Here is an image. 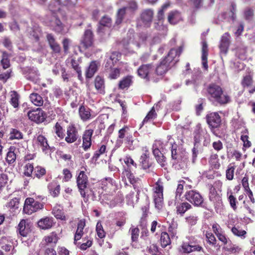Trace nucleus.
<instances>
[{"instance_id": "f704fd0d", "label": "nucleus", "mask_w": 255, "mask_h": 255, "mask_svg": "<svg viewBox=\"0 0 255 255\" xmlns=\"http://www.w3.org/2000/svg\"><path fill=\"white\" fill-rule=\"evenodd\" d=\"M85 226V222L80 220L77 226V229L74 236V243L79 240L83 235V229Z\"/></svg>"}, {"instance_id": "e2e57ef3", "label": "nucleus", "mask_w": 255, "mask_h": 255, "mask_svg": "<svg viewBox=\"0 0 255 255\" xmlns=\"http://www.w3.org/2000/svg\"><path fill=\"white\" fill-rule=\"evenodd\" d=\"M16 159V154L13 151L9 150L6 155V160L8 164L13 163Z\"/></svg>"}, {"instance_id": "9d476101", "label": "nucleus", "mask_w": 255, "mask_h": 255, "mask_svg": "<svg viewBox=\"0 0 255 255\" xmlns=\"http://www.w3.org/2000/svg\"><path fill=\"white\" fill-rule=\"evenodd\" d=\"M182 47L180 46L178 49L172 48L170 49L167 57L164 59H166L168 63L173 66L178 61V57L182 51Z\"/></svg>"}, {"instance_id": "f03ea898", "label": "nucleus", "mask_w": 255, "mask_h": 255, "mask_svg": "<svg viewBox=\"0 0 255 255\" xmlns=\"http://www.w3.org/2000/svg\"><path fill=\"white\" fill-rule=\"evenodd\" d=\"M184 196L185 199L194 206L207 208L203 196L197 191L191 190L187 191Z\"/></svg>"}, {"instance_id": "473e14b6", "label": "nucleus", "mask_w": 255, "mask_h": 255, "mask_svg": "<svg viewBox=\"0 0 255 255\" xmlns=\"http://www.w3.org/2000/svg\"><path fill=\"white\" fill-rule=\"evenodd\" d=\"M208 52V49L207 43L206 41H203L202 42V60L203 66L205 69H207L208 67L207 62Z\"/></svg>"}, {"instance_id": "c03bdc74", "label": "nucleus", "mask_w": 255, "mask_h": 255, "mask_svg": "<svg viewBox=\"0 0 255 255\" xmlns=\"http://www.w3.org/2000/svg\"><path fill=\"white\" fill-rule=\"evenodd\" d=\"M192 208L191 205L187 202H183L177 207V212L178 214L183 215L188 210Z\"/></svg>"}, {"instance_id": "052dcab7", "label": "nucleus", "mask_w": 255, "mask_h": 255, "mask_svg": "<svg viewBox=\"0 0 255 255\" xmlns=\"http://www.w3.org/2000/svg\"><path fill=\"white\" fill-rule=\"evenodd\" d=\"M22 138V133L16 129H12L10 132L9 138L11 139H21Z\"/></svg>"}, {"instance_id": "20e7f679", "label": "nucleus", "mask_w": 255, "mask_h": 255, "mask_svg": "<svg viewBox=\"0 0 255 255\" xmlns=\"http://www.w3.org/2000/svg\"><path fill=\"white\" fill-rule=\"evenodd\" d=\"M77 184L79 190L85 202L88 200L86 196V188L88 184V177L84 171H81L77 177Z\"/></svg>"}, {"instance_id": "e433bc0d", "label": "nucleus", "mask_w": 255, "mask_h": 255, "mask_svg": "<svg viewBox=\"0 0 255 255\" xmlns=\"http://www.w3.org/2000/svg\"><path fill=\"white\" fill-rule=\"evenodd\" d=\"M209 163L210 166L214 169H218L220 167V163L218 155L217 154H212L209 158Z\"/></svg>"}, {"instance_id": "6ab92c4d", "label": "nucleus", "mask_w": 255, "mask_h": 255, "mask_svg": "<svg viewBox=\"0 0 255 255\" xmlns=\"http://www.w3.org/2000/svg\"><path fill=\"white\" fill-rule=\"evenodd\" d=\"M46 39L52 51L56 53H59L61 51V47L60 45L56 41L54 35L51 33H48L46 35Z\"/></svg>"}, {"instance_id": "6e6d98bb", "label": "nucleus", "mask_w": 255, "mask_h": 255, "mask_svg": "<svg viewBox=\"0 0 255 255\" xmlns=\"http://www.w3.org/2000/svg\"><path fill=\"white\" fill-rule=\"evenodd\" d=\"M168 6V4H164L162 6L161 8L158 10L156 16L157 19L158 21H163L164 17V12L167 9Z\"/></svg>"}, {"instance_id": "5701e85b", "label": "nucleus", "mask_w": 255, "mask_h": 255, "mask_svg": "<svg viewBox=\"0 0 255 255\" xmlns=\"http://www.w3.org/2000/svg\"><path fill=\"white\" fill-rule=\"evenodd\" d=\"M112 20L111 17L107 15L104 16L99 22L100 25L98 28L99 33L105 31V27H110L112 26Z\"/></svg>"}, {"instance_id": "4d7b16f0", "label": "nucleus", "mask_w": 255, "mask_h": 255, "mask_svg": "<svg viewBox=\"0 0 255 255\" xmlns=\"http://www.w3.org/2000/svg\"><path fill=\"white\" fill-rule=\"evenodd\" d=\"M54 131L56 135L61 139L64 137L63 128L58 123H56L54 127Z\"/></svg>"}, {"instance_id": "4be33fe9", "label": "nucleus", "mask_w": 255, "mask_h": 255, "mask_svg": "<svg viewBox=\"0 0 255 255\" xmlns=\"http://www.w3.org/2000/svg\"><path fill=\"white\" fill-rule=\"evenodd\" d=\"M126 147L130 150H133L138 146V141L134 139L131 134H127L124 140Z\"/></svg>"}, {"instance_id": "c9c22d12", "label": "nucleus", "mask_w": 255, "mask_h": 255, "mask_svg": "<svg viewBox=\"0 0 255 255\" xmlns=\"http://www.w3.org/2000/svg\"><path fill=\"white\" fill-rule=\"evenodd\" d=\"M29 98L31 102L36 106H41L43 104L42 97L37 93H33L30 95Z\"/></svg>"}, {"instance_id": "a19ab883", "label": "nucleus", "mask_w": 255, "mask_h": 255, "mask_svg": "<svg viewBox=\"0 0 255 255\" xmlns=\"http://www.w3.org/2000/svg\"><path fill=\"white\" fill-rule=\"evenodd\" d=\"M161 245L163 248L166 247L171 243L170 238L166 232H162L160 237Z\"/></svg>"}, {"instance_id": "412c9836", "label": "nucleus", "mask_w": 255, "mask_h": 255, "mask_svg": "<svg viewBox=\"0 0 255 255\" xmlns=\"http://www.w3.org/2000/svg\"><path fill=\"white\" fill-rule=\"evenodd\" d=\"M93 42V33L90 30H86L81 40V43L85 48L92 46Z\"/></svg>"}, {"instance_id": "c756f323", "label": "nucleus", "mask_w": 255, "mask_h": 255, "mask_svg": "<svg viewBox=\"0 0 255 255\" xmlns=\"http://www.w3.org/2000/svg\"><path fill=\"white\" fill-rule=\"evenodd\" d=\"M133 77L128 75L124 77L119 83V88L122 90L128 88L132 84Z\"/></svg>"}, {"instance_id": "79ce46f5", "label": "nucleus", "mask_w": 255, "mask_h": 255, "mask_svg": "<svg viewBox=\"0 0 255 255\" xmlns=\"http://www.w3.org/2000/svg\"><path fill=\"white\" fill-rule=\"evenodd\" d=\"M38 144L42 147L43 151L48 149L50 147L47 143V139L42 135H39L37 137Z\"/></svg>"}, {"instance_id": "13d9d810", "label": "nucleus", "mask_w": 255, "mask_h": 255, "mask_svg": "<svg viewBox=\"0 0 255 255\" xmlns=\"http://www.w3.org/2000/svg\"><path fill=\"white\" fill-rule=\"evenodd\" d=\"M117 55L115 53H113L110 57V58L107 60L106 64L105 65V67L107 68V70L108 69V67H110L111 68L112 66H114V63L117 62V58L116 57Z\"/></svg>"}, {"instance_id": "1a4fd4ad", "label": "nucleus", "mask_w": 255, "mask_h": 255, "mask_svg": "<svg viewBox=\"0 0 255 255\" xmlns=\"http://www.w3.org/2000/svg\"><path fill=\"white\" fill-rule=\"evenodd\" d=\"M49 25L51 29L56 33L65 34L67 32L65 30L64 25L60 20L55 16L51 17Z\"/></svg>"}, {"instance_id": "f3484780", "label": "nucleus", "mask_w": 255, "mask_h": 255, "mask_svg": "<svg viewBox=\"0 0 255 255\" xmlns=\"http://www.w3.org/2000/svg\"><path fill=\"white\" fill-rule=\"evenodd\" d=\"M230 35L228 33H225L221 37L219 48L221 52L226 54L230 45Z\"/></svg>"}, {"instance_id": "3c124183", "label": "nucleus", "mask_w": 255, "mask_h": 255, "mask_svg": "<svg viewBox=\"0 0 255 255\" xmlns=\"http://www.w3.org/2000/svg\"><path fill=\"white\" fill-rule=\"evenodd\" d=\"M129 232L131 234V239L132 242H137L139 233V229L137 227H132L130 228Z\"/></svg>"}, {"instance_id": "338daca9", "label": "nucleus", "mask_w": 255, "mask_h": 255, "mask_svg": "<svg viewBox=\"0 0 255 255\" xmlns=\"http://www.w3.org/2000/svg\"><path fill=\"white\" fill-rule=\"evenodd\" d=\"M235 169V168L234 166L230 165L228 166V168L226 171V178L228 180H231L234 178Z\"/></svg>"}, {"instance_id": "5fc2aeb1", "label": "nucleus", "mask_w": 255, "mask_h": 255, "mask_svg": "<svg viewBox=\"0 0 255 255\" xmlns=\"http://www.w3.org/2000/svg\"><path fill=\"white\" fill-rule=\"evenodd\" d=\"M157 116V114L155 112L154 107H152L151 110L148 112L146 117L144 118L142 121V125L145 123H147L150 120L154 119Z\"/></svg>"}, {"instance_id": "09e8293b", "label": "nucleus", "mask_w": 255, "mask_h": 255, "mask_svg": "<svg viewBox=\"0 0 255 255\" xmlns=\"http://www.w3.org/2000/svg\"><path fill=\"white\" fill-rule=\"evenodd\" d=\"M253 83V75L248 74L243 77L241 84L243 87L245 88L250 87Z\"/></svg>"}, {"instance_id": "bf43d9fd", "label": "nucleus", "mask_w": 255, "mask_h": 255, "mask_svg": "<svg viewBox=\"0 0 255 255\" xmlns=\"http://www.w3.org/2000/svg\"><path fill=\"white\" fill-rule=\"evenodd\" d=\"M46 173L45 168L41 166H37L34 168V174L38 178H40Z\"/></svg>"}, {"instance_id": "2f4dec72", "label": "nucleus", "mask_w": 255, "mask_h": 255, "mask_svg": "<svg viewBox=\"0 0 255 255\" xmlns=\"http://www.w3.org/2000/svg\"><path fill=\"white\" fill-rule=\"evenodd\" d=\"M128 12L127 11V7H123L119 9L116 15L115 24L119 25L122 23Z\"/></svg>"}, {"instance_id": "7ed1b4c3", "label": "nucleus", "mask_w": 255, "mask_h": 255, "mask_svg": "<svg viewBox=\"0 0 255 255\" xmlns=\"http://www.w3.org/2000/svg\"><path fill=\"white\" fill-rule=\"evenodd\" d=\"M43 208V204L35 200L32 198H27L23 206V212L27 214L31 215Z\"/></svg>"}, {"instance_id": "39448f33", "label": "nucleus", "mask_w": 255, "mask_h": 255, "mask_svg": "<svg viewBox=\"0 0 255 255\" xmlns=\"http://www.w3.org/2000/svg\"><path fill=\"white\" fill-rule=\"evenodd\" d=\"M161 144L160 140H155L152 145V153L157 162L163 167L165 165L166 157L159 149Z\"/></svg>"}, {"instance_id": "0eeeda50", "label": "nucleus", "mask_w": 255, "mask_h": 255, "mask_svg": "<svg viewBox=\"0 0 255 255\" xmlns=\"http://www.w3.org/2000/svg\"><path fill=\"white\" fill-rule=\"evenodd\" d=\"M174 160L173 164L175 169L185 170L188 168L189 161L187 152H183L181 156Z\"/></svg>"}, {"instance_id": "a211bd4d", "label": "nucleus", "mask_w": 255, "mask_h": 255, "mask_svg": "<svg viewBox=\"0 0 255 255\" xmlns=\"http://www.w3.org/2000/svg\"><path fill=\"white\" fill-rule=\"evenodd\" d=\"M173 66L166 61V59H163L161 60L160 64L156 68V73L158 75H162Z\"/></svg>"}, {"instance_id": "7c9ffc66", "label": "nucleus", "mask_w": 255, "mask_h": 255, "mask_svg": "<svg viewBox=\"0 0 255 255\" xmlns=\"http://www.w3.org/2000/svg\"><path fill=\"white\" fill-rule=\"evenodd\" d=\"M236 55L241 60H245L247 58V46L243 44H241L236 48Z\"/></svg>"}, {"instance_id": "6e6552de", "label": "nucleus", "mask_w": 255, "mask_h": 255, "mask_svg": "<svg viewBox=\"0 0 255 255\" xmlns=\"http://www.w3.org/2000/svg\"><path fill=\"white\" fill-rule=\"evenodd\" d=\"M203 248L191 241L184 242L181 246L180 252L184 254H189L195 251H200Z\"/></svg>"}, {"instance_id": "680f3d73", "label": "nucleus", "mask_w": 255, "mask_h": 255, "mask_svg": "<svg viewBox=\"0 0 255 255\" xmlns=\"http://www.w3.org/2000/svg\"><path fill=\"white\" fill-rule=\"evenodd\" d=\"M53 214L57 219L62 220H66V217L64 215L63 212L59 209L54 208L53 210Z\"/></svg>"}, {"instance_id": "774afa93", "label": "nucleus", "mask_w": 255, "mask_h": 255, "mask_svg": "<svg viewBox=\"0 0 255 255\" xmlns=\"http://www.w3.org/2000/svg\"><path fill=\"white\" fill-rule=\"evenodd\" d=\"M24 168V175L28 177L31 176L34 170L33 164L31 163H27L25 165Z\"/></svg>"}, {"instance_id": "a878e982", "label": "nucleus", "mask_w": 255, "mask_h": 255, "mask_svg": "<svg viewBox=\"0 0 255 255\" xmlns=\"http://www.w3.org/2000/svg\"><path fill=\"white\" fill-rule=\"evenodd\" d=\"M181 19V14L177 10L172 11L168 14V21L171 24H176Z\"/></svg>"}, {"instance_id": "37998d69", "label": "nucleus", "mask_w": 255, "mask_h": 255, "mask_svg": "<svg viewBox=\"0 0 255 255\" xmlns=\"http://www.w3.org/2000/svg\"><path fill=\"white\" fill-rule=\"evenodd\" d=\"M109 70L108 78L111 80L116 79L120 77V69L118 68H110L108 67L107 71ZM108 72V71H107Z\"/></svg>"}, {"instance_id": "58836bf2", "label": "nucleus", "mask_w": 255, "mask_h": 255, "mask_svg": "<svg viewBox=\"0 0 255 255\" xmlns=\"http://www.w3.org/2000/svg\"><path fill=\"white\" fill-rule=\"evenodd\" d=\"M97 70V65L95 61L91 62L86 73V77L87 78H92Z\"/></svg>"}, {"instance_id": "c85d7f7f", "label": "nucleus", "mask_w": 255, "mask_h": 255, "mask_svg": "<svg viewBox=\"0 0 255 255\" xmlns=\"http://www.w3.org/2000/svg\"><path fill=\"white\" fill-rule=\"evenodd\" d=\"M79 113L81 120L83 121L89 120L91 116V110L84 106H80L79 109Z\"/></svg>"}, {"instance_id": "b1692460", "label": "nucleus", "mask_w": 255, "mask_h": 255, "mask_svg": "<svg viewBox=\"0 0 255 255\" xmlns=\"http://www.w3.org/2000/svg\"><path fill=\"white\" fill-rule=\"evenodd\" d=\"M171 157L173 160L178 158L183 152H187L185 149L175 143L171 144Z\"/></svg>"}, {"instance_id": "de8ad7c7", "label": "nucleus", "mask_w": 255, "mask_h": 255, "mask_svg": "<svg viewBox=\"0 0 255 255\" xmlns=\"http://www.w3.org/2000/svg\"><path fill=\"white\" fill-rule=\"evenodd\" d=\"M128 129V127H125L119 130L118 134L119 139L117 140V143H119V145H121L123 143V140L122 139L124 138L125 139L126 138L127 134H129L127 133V130Z\"/></svg>"}, {"instance_id": "4468645a", "label": "nucleus", "mask_w": 255, "mask_h": 255, "mask_svg": "<svg viewBox=\"0 0 255 255\" xmlns=\"http://www.w3.org/2000/svg\"><path fill=\"white\" fill-rule=\"evenodd\" d=\"M153 16V11L150 9H147L142 11L140 15L141 20L143 24L147 27L150 26Z\"/></svg>"}, {"instance_id": "9b49d317", "label": "nucleus", "mask_w": 255, "mask_h": 255, "mask_svg": "<svg viewBox=\"0 0 255 255\" xmlns=\"http://www.w3.org/2000/svg\"><path fill=\"white\" fill-rule=\"evenodd\" d=\"M27 115L31 121L37 123H41L45 120L43 112L39 108H37L36 110L29 111Z\"/></svg>"}, {"instance_id": "ddd939ff", "label": "nucleus", "mask_w": 255, "mask_h": 255, "mask_svg": "<svg viewBox=\"0 0 255 255\" xmlns=\"http://www.w3.org/2000/svg\"><path fill=\"white\" fill-rule=\"evenodd\" d=\"M153 70V66L151 64H144L141 65L137 70L138 75L141 78L149 80V74Z\"/></svg>"}, {"instance_id": "bb28decb", "label": "nucleus", "mask_w": 255, "mask_h": 255, "mask_svg": "<svg viewBox=\"0 0 255 255\" xmlns=\"http://www.w3.org/2000/svg\"><path fill=\"white\" fill-rule=\"evenodd\" d=\"M149 151L145 148L144 152L142 153L139 158L140 163L144 169H148L151 165L149 162Z\"/></svg>"}, {"instance_id": "8fccbe9b", "label": "nucleus", "mask_w": 255, "mask_h": 255, "mask_svg": "<svg viewBox=\"0 0 255 255\" xmlns=\"http://www.w3.org/2000/svg\"><path fill=\"white\" fill-rule=\"evenodd\" d=\"M154 27L157 31L161 32L162 35L167 32V27L163 23V21H158L154 23Z\"/></svg>"}, {"instance_id": "ea45409f", "label": "nucleus", "mask_w": 255, "mask_h": 255, "mask_svg": "<svg viewBox=\"0 0 255 255\" xmlns=\"http://www.w3.org/2000/svg\"><path fill=\"white\" fill-rule=\"evenodd\" d=\"M19 204V198L15 197L12 199L8 202H7L5 205V207L9 210L15 211L16 209L18 208Z\"/></svg>"}, {"instance_id": "dca6fc26", "label": "nucleus", "mask_w": 255, "mask_h": 255, "mask_svg": "<svg viewBox=\"0 0 255 255\" xmlns=\"http://www.w3.org/2000/svg\"><path fill=\"white\" fill-rule=\"evenodd\" d=\"M71 64L72 68L77 72L78 74V77L79 79H82V71L81 67L79 66L80 64L81 63V58H76L75 57H71L70 59L67 60Z\"/></svg>"}, {"instance_id": "2eb2a0df", "label": "nucleus", "mask_w": 255, "mask_h": 255, "mask_svg": "<svg viewBox=\"0 0 255 255\" xmlns=\"http://www.w3.org/2000/svg\"><path fill=\"white\" fill-rule=\"evenodd\" d=\"M93 133V129H87L84 132L83 135L82 147L85 151L88 150L91 146V137Z\"/></svg>"}, {"instance_id": "f257e3e1", "label": "nucleus", "mask_w": 255, "mask_h": 255, "mask_svg": "<svg viewBox=\"0 0 255 255\" xmlns=\"http://www.w3.org/2000/svg\"><path fill=\"white\" fill-rule=\"evenodd\" d=\"M207 97L212 103L225 105L230 101V97L224 93L222 88L215 83L210 84L207 88Z\"/></svg>"}, {"instance_id": "0e129e2a", "label": "nucleus", "mask_w": 255, "mask_h": 255, "mask_svg": "<svg viewBox=\"0 0 255 255\" xmlns=\"http://www.w3.org/2000/svg\"><path fill=\"white\" fill-rule=\"evenodd\" d=\"M96 231L97 235L100 238H103L105 237V232H104L102 224L98 222L96 225Z\"/></svg>"}, {"instance_id": "49530a36", "label": "nucleus", "mask_w": 255, "mask_h": 255, "mask_svg": "<svg viewBox=\"0 0 255 255\" xmlns=\"http://www.w3.org/2000/svg\"><path fill=\"white\" fill-rule=\"evenodd\" d=\"M154 202L155 208L159 210L161 209L163 205V195H154Z\"/></svg>"}, {"instance_id": "69168bd1", "label": "nucleus", "mask_w": 255, "mask_h": 255, "mask_svg": "<svg viewBox=\"0 0 255 255\" xmlns=\"http://www.w3.org/2000/svg\"><path fill=\"white\" fill-rule=\"evenodd\" d=\"M177 224L176 223H172L168 228V232L170 233L172 239L177 238Z\"/></svg>"}, {"instance_id": "aec40b11", "label": "nucleus", "mask_w": 255, "mask_h": 255, "mask_svg": "<svg viewBox=\"0 0 255 255\" xmlns=\"http://www.w3.org/2000/svg\"><path fill=\"white\" fill-rule=\"evenodd\" d=\"M17 231L22 237H26L29 233V225L26 220H21L18 225Z\"/></svg>"}, {"instance_id": "603ef678", "label": "nucleus", "mask_w": 255, "mask_h": 255, "mask_svg": "<svg viewBox=\"0 0 255 255\" xmlns=\"http://www.w3.org/2000/svg\"><path fill=\"white\" fill-rule=\"evenodd\" d=\"M198 144H199V141L197 140V139L196 138V137H195L194 146L192 149V162L193 164H194L196 162L197 155L198 154V150L197 149Z\"/></svg>"}, {"instance_id": "864d4df0", "label": "nucleus", "mask_w": 255, "mask_h": 255, "mask_svg": "<svg viewBox=\"0 0 255 255\" xmlns=\"http://www.w3.org/2000/svg\"><path fill=\"white\" fill-rule=\"evenodd\" d=\"M8 57V54L6 52H3L2 59L0 62L1 65L4 69L8 68L10 66V62Z\"/></svg>"}, {"instance_id": "4c0bfd02", "label": "nucleus", "mask_w": 255, "mask_h": 255, "mask_svg": "<svg viewBox=\"0 0 255 255\" xmlns=\"http://www.w3.org/2000/svg\"><path fill=\"white\" fill-rule=\"evenodd\" d=\"M23 73L27 79L32 81L35 80L38 77L37 71L29 68H26L23 71Z\"/></svg>"}, {"instance_id": "72a5a7b5", "label": "nucleus", "mask_w": 255, "mask_h": 255, "mask_svg": "<svg viewBox=\"0 0 255 255\" xmlns=\"http://www.w3.org/2000/svg\"><path fill=\"white\" fill-rule=\"evenodd\" d=\"M9 94L10 97L9 101L10 104L14 108H18L19 105V95L15 91H10Z\"/></svg>"}, {"instance_id": "a18cd8bd", "label": "nucleus", "mask_w": 255, "mask_h": 255, "mask_svg": "<svg viewBox=\"0 0 255 255\" xmlns=\"http://www.w3.org/2000/svg\"><path fill=\"white\" fill-rule=\"evenodd\" d=\"M95 86L96 89H97L100 93L104 91V80L100 76H97L95 80Z\"/></svg>"}, {"instance_id": "f8f14e48", "label": "nucleus", "mask_w": 255, "mask_h": 255, "mask_svg": "<svg viewBox=\"0 0 255 255\" xmlns=\"http://www.w3.org/2000/svg\"><path fill=\"white\" fill-rule=\"evenodd\" d=\"M78 131L74 125H71L67 128V136L65 141L69 143H73L76 141L78 138Z\"/></svg>"}, {"instance_id": "423d86ee", "label": "nucleus", "mask_w": 255, "mask_h": 255, "mask_svg": "<svg viewBox=\"0 0 255 255\" xmlns=\"http://www.w3.org/2000/svg\"><path fill=\"white\" fill-rule=\"evenodd\" d=\"M206 119L207 124L211 128H218L221 125V117L217 112H213L207 114Z\"/></svg>"}, {"instance_id": "cd10ccee", "label": "nucleus", "mask_w": 255, "mask_h": 255, "mask_svg": "<svg viewBox=\"0 0 255 255\" xmlns=\"http://www.w3.org/2000/svg\"><path fill=\"white\" fill-rule=\"evenodd\" d=\"M50 194L54 197H57L60 193V186L56 181H53L48 186Z\"/></svg>"}, {"instance_id": "393cba45", "label": "nucleus", "mask_w": 255, "mask_h": 255, "mask_svg": "<svg viewBox=\"0 0 255 255\" xmlns=\"http://www.w3.org/2000/svg\"><path fill=\"white\" fill-rule=\"evenodd\" d=\"M37 224L38 227L42 229H49L53 226V218L45 217L43 219H41L38 222Z\"/></svg>"}]
</instances>
